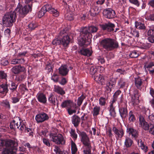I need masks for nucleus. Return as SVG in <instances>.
I'll list each match as a JSON object with an SVG mask.
<instances>
[{"label":"nucleus","instance_id":"1","mask_svg":"<svg viewBox=\"0 0 154 154\" xmlns=\"http://www.w3.org/2000/svg\"><path fill=\"white\" fill-rule=\"evenodd\" d=\"M78 133L80 137V141L85 148L83 151V154H91V149L92 147L89 137L84 131H78Z\"/></svg>","mask_w":154,"mask_h":154},{"label":"nucleus","instance_id":"2","mask_svg":"<svg viewBox=\"0 0 154 154\" xmlns=\"http://www.w3.org/2000/svg\"><path fill=\"white\" fill-rule=\"evenodd\" d=\"M17 18V14L15 11L6 13L2 18L3 25L8 27L11 26L15 22Z\"/></svg>","mask_w":154,"mask_h":154},{"label":"nucleus","instance_id":"3","mask_svg":"<svg viewBox=\"0 0 154 154\" xmlns=\"http://www.w3.org/2000/svg\"><path fill=\"white\" fill-rule=\"evenodd\" d=\"M101 46L108 51H112L118 47V43L114 40L106 38L102 40L100 42Z\"/></svg>","mask_w":154,"mask_h":154},{"label":"nucleus","instance_id":"4","mask_svg":"<svg viewBox=\"0 0 154 154\" xmlns=\"http://www.w3.org/2000/svg\"><path fill=\"white\" fill-rule=\"evenodd\" d=\"M52 14L54 16L57 17L59 15V13L56 9L52 7L50 4H46L44 5L39 11L38 14V17L39 18L43 16L47 12Z\"/></svg>","mask_w":154,"mask_h":154},{"label":"nucleus","instance_id":"5","mask_svg":"<svg viewBox=\"0 0 154 154\" xmlns=\"http://www.w3.org/2000/svg\"><path fill=\"white\" fill-rule=\"evenodd\" d=\"M30 5H26L23 7L20 4H18L17 7L14 11H15L16 14L18 13L20 17L23 18L29 11H32Z\"/></svg>","mask_w":154,"mask_h":154},{"label":"nucleus","instance_id":"6","mask_svg":"<svg viewBox=\"0 0 154 154\" xmlns=\"http://www.w3.org/2000/svg\"><path fill=\"white\" fill-rule=\"evenodd\" d=\"M121 93V91L119 90L117 91L114 94L113 96V98L109 109V114L110 116L113 118L116 116V112L114 107V104L117 100L118 96Z\"/></svg>","mask_w":154,"mask_h":154},{"label":"nucleus","instance_id":"7","mask_svg":"<svg viewBox=\"0 0 154 154\" xmlns=\"http://www.w3.org/2000/svg\"><path fill=\"white\" fill-rule=\"evenodd\" d=\"M100 26L103 30L106 31L108 32H116L119 30L121 31L119 28H116L115 30H114L115 26L114 24L110 22L100 24Z\"/></svg>","mask_w":154,"mask_h":154},{"label":"nucleus","instance_id":"8","mask_svg":"<svg viewBox=\"0 0 154 154\" xmlns=\"http://www.w3.org/2000/svg\"><path fill=\"white\" fill-rule=\"evenodd\" d=\"M51 140L57 144H64L65 141L63 135L60 134L51 133L50 134Z\"/></svg>","mask_w":154,"mask_h":154},{"label":"nucleus","instance_id":"9","mask_svg":"<svg viewBox=\"0 0 154 154\" xmlns=\"http://www.w3.org/2000/svg\"><path fill=\"white\" fill-rule=\"evenodd\" d=\"M88 33L86 28H83L80 32V37L79 39V44L81 46L86 45L88 36Z\"/></svg>","mask_w":154,"mask_h":154},{"label":"nucleus","instance_id":"10","mask_svg":"<svg viewBox=\"0 0 154 154\" xmlns=\"http://www.w3.org/2000/svg\"><path fill=\"white\" fill-rule=\"evenodd\" d=\"M103 14L104 16L108 19H112L116 17L115 11L111 8L105 9Z\"/></svg>","mask_w":154,"mask_h":154},{"label":"nucleus","instance_id":"11","mask_svg":"<svg viewBox=\"0 0 154 154\" xmlns=\"http://www.w3.org/2000/svg\"><path fill=\"white\" fill-rule=\"evenodd\" d=\"M49 119L48 115L45 112H42L37 115L35 119L37 123H40L47 120Z\"/></svg>","mask_w":154,"mask_h":154},{"label":"nucleus","instance_id":"12","mask_svg":"<svg viewBox=\"0 0 154 154\" xmlns=\"http://www.w3.org/2000/svg\"><path fill=\"white\" fill-rule=\"evenodd\" d=\"M150 124H148L142 116L139 118V124L140 126L145 131H148L150 127Z\"/></svg>","mask_w":154,"mask_h":154},{"label":"nucleus","instance_id":"13","mask_svg":"<svg viewBox=\"0 0 154 154\" xmlns=\"http://www.w3.org/2000/svg\"><path fill=\"white\" fill-rule=\"evenodd\" d=\"M126 132L129 134L131 135L132 138L136 139L138 136V132L136 130L134 129L131 127H128L126 129Z\"/></svg>","mask_w":154,"mask_h":154},{"label":"nucleus","instance_id":"14","mask_svg":"<svg viewBox=\"0 0 154 154\" xmlns=\"http://www.w3.org/2000/svg\"><path fill=\"white\" fill-rule=\"evenodd\" d=\"M17 143L15 141L11 140L6 139L5 146L7 148L17 149Z\"/></svg>","mask_w":154,"mask_h":154},{"label":"nucleus","instance_id":"15","mask_svg":"<svg viewBox=\"0 0 154 154\" xmlns=\"http://www.w3.org/2000/svg\"><path fill=\"white\" fill-rule=\"evenodd\" d=\"M140 94L138 91L137 90H134V91L133 95L131 97V101L134 105L137 104L139 102V97Z\"/></svg>","mask_w":154,"mask_h":154},{"label":"nucleus","instance_id":"16","mask_svg":"<svg viewBox=\"0 0 154 154\" xmlns=\"http://www.w3.org/2000/svg\"><path fill=\"white\" fill-rule=\"evenodd\" d=\"M59 73L61 75L65 76L68 74L69 69L66 65H62L59 68Z\"/></svg>","mask_w":154,"mask_h":154},{"label":"nucleus","instance_id":"17","mask_svg":"<svg viewBox=\"0 0 154 154\" xmlns=\"http://www.w3.org/2000/svg\"><path fill=\"white\" fill-rule=\"evenodd\" d=\"M25 69L24 67L21 65H17L13 67L11 70L14 74H18L21 72H23Z\"/></svg>","mask_w":154,"mask_h":154},{"label":"nucleus","instance_id":"18","mask_svg":"<svg viewBox=\"0 0 154 154\" xmlns=\"http://www.w3.org/2000/svg\"><path fill=\"white\" fill-rule=\"evenodd\" d=\"M70 39L68 35L63 36V38L60 39L61 45L64 47H68Z\"/></svg>","mask_w":154,"mask_h":154},{"label":"nucleus","instance_id":"19","mask_svg":"<svg viewBox=\"0 0 154 154\" xmlns=\"http://www.w3.org/2000/svg\"><path fill=\"white\" fill-rule=\"evenodd\" d=\"M101 10V8L98 5H95L94 8V9H91L90 11V12L91 16H95L98 14Z\"/></svg>","mask_w":154,"mask_h":154},{"label":"nucleus","instance_id":"20","mask_svg":"<svg viewBox=\"0 0 154 154\" xmlns=\"http://www.w3.org/2000/svg\"><path fill=\"white\" fill-rule=\"evenodd\" d=\"M78 52L82 55L88 57L91 56L92 54V52L90 50L86 48H82Z\"/></svg>","mask_w":154,"mask_h":154},{"label":"nucleus","instance_id":"21","mask_svg":"<svg viewBox=\"0 0 154 154\" xmlns=\"http://www.w3.org/2000/svg\"><path fill=\"white\" fill-rule=\"evenodd\" d=\"M94 79L98 83L103 85L104 83L105 79L103 76L98 74L96 76H94Z\"/></svg>","mask_w":154,"mask_h":154},{"label":"nucleus","instance_id":"22","mask_svg":"<svg viewBox=\"0 0 154 154\" xmlns=\"http://www.w3.org/2000/svg\"><path fill=\"white\" fill-rule=\"evenodd\" d=\"M119 113L122 119H125L128 115V112L126 107H122L119 109Z\"/></svg>","mask_w":154,"mask_h":154},{"label":"nucleus","instance_id":"23","mask_svg":"<svg viewBox=\"0 0 154 154\" xmlns=\"http://www.w3.org/2000/svg\"><path fill=\"white\" fill-rule=\"evenodd\" d=\"M80 118L78 116L75 115L73 116L72 117V122L75 127H77L80 124Z\"/></svg>","mask_w":154,"mask_h":154},{"label":"nucleus","instance_id":"24","mask_svg":"<svg viewBox=\"0 0 154 154\" xmlns=\"http://www.w3.org/2000/svg\"><path fill=\"white\" fill-rule=\"evenodd\" d=\"M148 36V40L151 43H154V29H151L149 30L147 32Z\"/></svg>","mask_w":154,"mask_h":154},{"label":"nucleus","instance_id":"25","mask_svg":"<svg viewBox=\"0 0 154 154\" xmlns=\"http://www.w3.org/2000/svg\"><path fill=\"white\" fill-rule=\"evenodd\" d=\"M73 102L70 100H65L61 103V106L62 108H67L68 109L71 108Z\"/></svg>","mask_w":154,"mask_h":154},{"label":"nucleus","instance_id":"26","mask_svg":"<svg viewBox=\"0 0 154 154\" xmlns=\"http://www.w3.org/2000/svg\"><path fill=\"white\" fill-rule=\"evenodd\" d=\"M112 130L115 134L118 136V137L121 138L123 136L124 132L122 129H118L115 127L112 128Z\"/></svg>","mask_w":154,"mask_h":154},{"label":"nucleus","instance_id":"27","mask_svg":"<svg viewBox=\"0 0 154 154\" xmlns=\"http://www.w3.org/2000/svg\"><path fill=\"white\" fill-rule=\"evenodd\" d=\"M23 124H21L20 122H16L15 121L13 120V121L10 124V127L11 129L15 130L16 128L19 129L21 125Z\"/></svg>","mask_w":154,"mask_h":154},{"label":"nucleus","instance_id":"28","mask_svg":"<svg viewBox=\"0 0 154 154\" xmlns=\"http://www.w3.org/2000/svg\"><path fill=\"white\" fill-rule=\"evenodd\" d=\"M54 91L61 95H63L65 94V92L63 88L57 85H54Z\"/></svg>","mask_w":154,"mask_h":154},{"label":"nucleus","instance_id":"29","mask_svg":"<svg viewBox=\"0 0 154 154\" xmlns=\"http://www.w3.org/2000/svg\"><path fill=\"white\" fill-rule=\"evenodd\" d=\"M37 99L38 101L41 103L45 104L46 103L47 99L45 95L42 93H40L37 95Z\"/></svg>","mask_w":154,"mask_h":154},{"label":"nucleus","instance_id":"30","mask_svg":"<svg viewBox=\"0 0 154 154\" xmlns=\"http://www.w3.org/2000/svg\"><path fill=\"white\" fill-rule=\"evenodd\" d=\"M83 28H86L87 29V31L89 33L88 34V36L91 33L96 32L98 29V27L94 26H90L88 28L85 27Z\"/></svg>","mask_w":154,"mask_h":154},{"label":"nucleus","instance_id":"31","mask_svg":"<svg viewBox=\"0 0 154 154\" xmlns=\"http://www.w3.org/2000/svg\"><path fill=\"white\" fill-rule=\"evenodd\" d=\"M8 91L7 85V82L5 84H3L0 85V93L6 94Z\"/></svg>","mask_w":154,"mask_h":154},{"label":"nucleus","instance_id":"32","mask_svg":"<svg viewBox=\"0 0 154 154\" xmlns=\"http://www.w3.org/2000/svg\"><path fill=\"white\" fill-rule=\"evenodd\" d=\"M25 60L23 58H14L12 60L11 64H21L24 63Z\"/></svg>","mask_w":154,"mask_h":154},{"label":"nucleus","instance_id":"33","mask_svg":"<svg viewBox=\"0 0 154 154\" xmlns=\"http://www.w3.org/2000/svg\"><path fill=\"white\" fill-rule=\"evenodd\" d=\"M135 26L136 28L138 29L144 31L146 29V26L144 23L140 22H135Z\"/></svg>","mask_w":154,"mask_h":154},{"label":"nucleus","instance_id":"34","mask_svg":"<svg viewBox=\"0 0 154 154\" xmlns=\"http://www.w3.org/2000/svg\"><path fill=\"white\" fill-rule=\"evenodd\" d=\"M8 87L9 88V89L11 91V92H13L15 91L17 88V85L15 83L12 81H10L7 84Z\"/></svg>","mask_w":154,"mask_h":154},{"label":"nucleus","instance_id":"35","mask_svg":"<svg viewBox=\"0 0 154 154\" xmlns=\"http://www.w3.org/2000/svg\"><path fill=\"white\" fill-rule=\"evenodd\" d=\"M133 143V141L130 137L127 136L125 137L124 144L126 147H130L131 146Z\"/></svg>","mask_w":154,"mask_h":154},{"label":"nucleus","instance_id":"36","mask_svg":"<svg viewBox=\"0 0 154 154\" xmlns=\"http://www.w3.org/2000/svg\"><path fill=\"white\" fill-rule=\"evenodd\" d=\"M17 149H5L2 151V154H14L17 151Z\"/></svg>","mask_w":154,"mask_h":154},{"label":"nucleus","instance_id":"37","mask_svg":"<svg viewBox=\"0 0 154 154\" xmlns=\"http://www.w3.org/2000/svg\"><path fill=\"white\" fill-rule=\"evenodd\" d=\"M137 143L139 146H140L141 149L143 150L145 152H146L148 151V148L147 146H145L144 142H142L141 139L139 140Z\"/></svg>","mask_w":154,"mask_h":154},{"label":"nucleus","instance_id":"38","mask_svg":"<svg viewBox=\"0 0 154 154\" xmlns=\"http://www.w3.org/2000/svg\"><path fill=\"white\" fill-rule=\"evenodd\" d=\"M143 82L140 77L135 79V84L136 87L138 89H140Z\"/></svg>","mask_w":154,"mask_h":154},{"label":"nucleus","instance_id":"39","mask_svg":"<svg viewBox=\"0 0 154 154\" xmlns=\"http://www.w3.org/2000/svg\"><path fill=\"white\" fill-rule=\"evenodd\" d=\"M135 120L136 117L133 112L130 111L128 114V121L130 122H133Z\"/></svg>","mask_w":154,"mask_h":154},{"label":"nucleus","instance_id":"40","mask_svg":"<svg viewBox=\"0 0 154 154\" xmlns=\"http://www.w3.org/2000/svg\"><path fill=\"white\" fill-rule=\"evenodd\" d=\"M38 26V24L34 22L30 23L28 25V28L30 30H32L35 29Z\"/></svg>","mask_w":154,"mask_h":154},{"label":"nucleus","instance_id":"41","mask_svg":"<svg viewBox=\"0 0 154 154\" xmlns=\"http://www.w3.org/2000/svg\"><path fill=\"white\" fill-rule=\"evenodd\" d=\"M90 73L92 75V77L94 78V76H96L98 73L97 72V69L93 66L90 68Z\"/></svg>","mask_w":154,"mask_h":154},{"label":"nucleus","instance_id":"42","mask_svg":"<svg viewBox=\"0 0 154 154\" xmlns=\"http://www.w3.org/2000/svg\"><path fill=\"white\" fill-rule=\"evenodd\" d=\"M116 81V79L115 78H112L107 83V85L112 87H114L115 86Z\"/></svg>","mask_w":154,"mask_h":154},{"label":"nucleus","instance_id":"43","mask_svg":"<svg viewBox=\"0 0 154 154\" xmlns=\"http://www.w3.org/2000/svg\"><path fill=\"white\" fill-rule=\"evenodd\" d=\"M71 150L72 154H75L77 150L75 144L72 141L71 142Z\"/></svg>","mask_w":154,"mask_h":154},{"label":"nucleus","instance_id":"44","mask_svg":"<svg viewBox=\"0 0 154 154\" xmlns=\"http://www.w3.org/2000/svg\"><path fill=\"white\" fill-rule=\"evenodd\" d=\"M56 98L52 94H51L48 98V100L50 103L54 106L55 105Z\"/></svg>","mask_w":154,"mask_h":154},{"label":"nucleus","instance_id":"45","mask_svg":"<svg viewBox=\"0 0 154 154\" xmlns=\"http://www.w3.org/2000/svg\"><path fill=\"white\" fill-rule=\"evenodd\" d=\"M100 110V107L97 106H96L94 108L93 112V113L94 116H97L99 113V112Z\"/></svg>","mask_w":154,"mask_h":154},{"label":"nucleus","instance_id":"46","mask_svg":"<svg viewBox=\"0 0 154 154\" xmlns=\"http://www.w3.org/2000/svg\"><path fill=\"white\" fill-rule=\"evenodd\" d=\"M54 147V151L56 154H66L65 153L63 152L58 146H55Z\"/></svg>","mask_w":154,"mask_h":154},{"label":"nucleus","instance_id":"47","mask_svg":"<svg viewBox=\"0 0 154 154\" xmlns=\"http://www.w3.org/2000/svg\"><path fill=\"white\" fill-rule=\"evenodd\" d=\"M85 98V96L82 94L78 98L77 100V105L79 106H81L82 103L83 101Z\"/></svg>","mask_w":154,"mask_h":154},{"label":"nucleus","instance_id":"48","mask_svg":"<svg viewBox=\"0 0 154 154\" xmlns=\"http://www.w3.org/2000/svg\"><path fill=\"white\" fill-rule=\"evenodd\" d=\"M71 137L74 140H75L77 137V134L75 133V130L71 129L70 132Z\"/></svg>","mask_w":154,"mask_h":154},{"label":"nucleus","instance_id":"49","mask_svg":"<svg viewBox=\"0 0 154 154\" xmlns=\"http://www.w3.org/2000/svg\"><path fill=\"white\" fill-rule=\"evenodd\" d=\"M125 82L124 80V79L122 78H121L119 80L118 84L119 86H120V88H124L125 85Z\"/></svg>","mask_w":154,"mask_h":154},{"label":"nucleus","instance_id":"50","mask_svg":"<svg viewBox=\"0 0 154 154\" xmlns=\"http://www.w3.org/2000/svg\"><path fill=\"white\" fill-rule=\"evenodd\" d=\"M19 130L22 131L25 130L26 131H27V132H29L30 131H31L32 130L31 128H26V125L24 124H22L21 127L19 128Z\"/></svg>","mask_w":154,"mask_h":154},{"label":"nucleus","instance_id":"51","mask_svg":"<svg viewBox=\"0 0 154 154\" xmlns=\"http://www.w3.org/2000/svg\"><path fill=\"white\" fill-rule=\"evenodd\" d=\"M154 66V63L153 62L151 61L149 62L148 63H145L144 67L145 69L150 68H152L153 66Z\"/></svg>","mask_w":154,"mask_h":154},{"label":"nucleus","instance_id":"52","mask_svg":"<svg viewBox=\"0 0 154 154\" xmlns=\"http://www.w3.org/2000/svg\"><path fill=\"white\" fill-rule=\"evenodd\" d=\"M51 79L55 82H57L59 79V75L56 73H54L51 76Z\"/></svg>","mask_w":154,"mask_h":154},{"label":"nucleus","instance_id":"53","mask_svg":"<svg viewBox=\"0 0 154 154\" xmlns=\"http://www.w3.org/2000/svg\"><path fill=\"white\" fill-rule=\"evenodd\" d=\"M24 146L25 147H27L29 149H35V148L37 149H38V150H39L40 149L37 146H33L32 147L30 144L29 143H26L24 145Z\"/></svg>","mask_w":154,"mask_h":154},{"label":"nucleus","instance_id":"54","mask_svg":"<svg viewBox=\"0 0 154 154\" xmlns=\"http://www.w3.org/2000/svg\"><path fill=\"white\" fill-rule=\"evenodd\" d=\"M52 44L53 45H61V40H59L58 38L54 39L52 41Z\"/></svg>","mask_w":154,"mask_h":154},{"label":"nucleus","instance_id":"55","mask_svg":"<svg viewBox=\"0 0 154 154\" xmlns=\"http://www.w3.org/2000/svg\"><path fill=\"white\" fill-rule=\"evenodd\" d=\"M7 77L6 74L4 71H0V78L3 79H6Z\"/></svg>","mask_w":154,"mask_h":154},{"label":"nucleus","instance_id":"56","mask_svg":"<svg viewBox=\"0 0 154 154\" xmlns=\"http://www.w3.org/2000/svg\"><path fill=\"white\" fill-rule=\"evenodd\" d=\"M149 132L151 134L154 135V125L150 124Z\"/></svg>","mask_w":154,"mask_h":154},{"label":"nucleus","instance_id":"57","mask_svg":"<svg viewBox=\"0 0 154 154\" xmlns=\"http://www.w3.org/2000/svg\"><path fill=\"white\" fill-rule=\"evenodd\" d=\"M99 100V103L100 105L104 106L105 105L106 101L105 98L102 97L100 98Z\"/></svg>","mask_w":154,"mask_h":154},{"label":"nucleus","instance_id":"58","mask_svg":"<svg viewBox=\"0 0 154 154\" xmlns=\"http://www.w3.org/2000/svg\"><path fill=\"white\" fill-rule=\"evenodd\" d=\"M138 56V54L135 51H132L129 54V56L131 58H134L137 57Z\"/></svg>","mask_w":154,"mask_h":154},{"label":"nucleus","instance_id":"59","mask_svg":"<svg viewBox=\"0 0 154 154\" xmlns=\"http://www.w3.org/2000/svg\"><path fill=\"white\" fill-rule=\"evenodd\" d=\"M42 141L43 143L46 146L48 147L50 146V143L49 140L48 139L43 138L42 139Z\"/></svg>","mask_w":154,"mask_h":154},{"label":"nucleus","instance_id":"60","mask_svg":"<svg viewBox=\"0 0 154 154\" xmlns=\"http://www.w3.org/2000/svg\"><path fill=\"white\" fill-rule=\"evenodd\" d=\"M3 103L6 108L8 109H10V106L9 103V102L7 100H5L3 101Z\"/></svg>","mask_w":154,"mask_h":154},{"label":"nucleus","instance_id":"61","mask_svg":"<svg viewBox=\"0 0 154 154\" xmlns=\"http://www.w3.org/2000/svg\"><path fill=\"white\" fill-rule=\"evenodd\" d=\"M65 17L67 20L70 21L72 20L73 19V17L71 14H66L65 15Z\"/></svg>","mask_w":154,"mask_h":154},{"label":"nucleus","instance_id":"62","mask_svg":"<svg viewBox=\"0 0 154 154\" xmlns=\"http://www.w3.org/2000/svg\"><path fill=\"white\" fill-rule=\"evenodd\" d=\"M129 1L130 2L135 5L137 6H139L140 4L137 0H129Z\"/></svg>","mask_w":154,"mask_h":154},{"label":"nucleus","instance_id":"63","mask_svg":"<svg viewBox=\"0 0 154 154\" xmlns=\"http://www.w3.org/2000/svg\"><path fill=\"white\" fill-rule=\"evenodd\" d=\"M48 132V130L47 129H45L42 130L40 133V135L42 137L47 136V133Z\"/></svg>","mask_w":154,"mask_h":154},{"label":"nucleus","instance_id":"64","mask_svg":"<svg viewBox=\"0 0 154 154\" xmlns=\"http://www.w3.org/2000/svg\"><path fill=\"white\" fill-rule=\"evenodd\" d=\"M9 62L8 60L5 59H3L1 60V64L3 66H5L8 65Z\"/></svg>","mask_w":154,"mask_h":154}]
</instances>
